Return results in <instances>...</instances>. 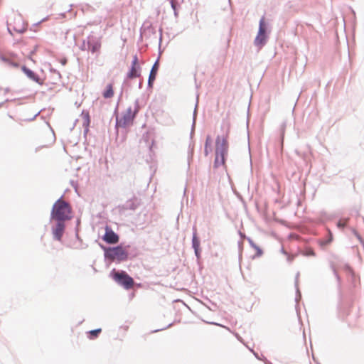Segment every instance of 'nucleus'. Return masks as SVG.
Returning a JSON list of instances; mask_svg holds the SVG:
<instances>
[{"instance_id": "obj_1", "label": "nucleus", "mask_w": 364, "mask_h": 364, "mask_svg": "<svg viewBox=\"0 0 364 364\" xmlns=\"http://www.w3.org/2000/svg\"><path fill=\"white\" fill-rule=\"evenodd\" d=\"M71 208L62 199L58 200L53 205L51 218L57 221L65 222L71 218Z\"/></svg>"}, {"instance_id": "obj_2", "label": "nucleus", "mask_w": 364, "mask_h": 364, "mask_svg": "<svg viewBox=\"0 0 364 364\" xmlns=\"http://www.w3.org/2000/svg\"><path fill=\"white\" fill-rule=\"evenodd\" d=\"M228 147L227 136H218L215 141V166H219L225 164V156L227 154Z\"/></svg>"}, {"instance_id": "obj_3", "label": "nucleus", "mask_w": 364, "mask_h": 364, "mask_svg": "<svg viewBox=\"0 0 364 364\" xmlns=\"http://www.w3.org/2000/svg\"><path fill=\"white\" fill-rule=\"evenodd\" d=\"M138 112L139 107L137 105H135L134 107H129L120 117L117 118V127L126 128L132 125Z\"/></svg>"}, {"instance_id": "obj_4", "label": "nucleus", "mask_w": 364, "mask_h": 364, "mask_svg": "<svg viewBox=\"0 0 364 364\" xmlns=\"http://www.w3.org/2000/svg\"><path fill=\"white\" fill-rule=\"evenodd\" d=\"M113 278L127 289H131L134 286V279L125 272H115Z\"/></svg>"}, {"instance_id": "obj_5", "label": "nucleus", "mask_w": 364, "mask_h": 364, "mask_svg": "<svg viewBox=\"0 0 364 364\" xmlns=\"http://www.w3.org/2000/svg\"><path fill=\"white\" fill-rule=\"evenodd\" d=\"M109 256L113 259L122 261L127 259L128 255L122 247L118 246L110 250Z\"/></svg>"}, {"instance_id": "obj_6", "label": "nucleus", "mask_w": 364, "mask_h": 364, "mask_svg": "<svg viewBox=\"0 0 364 364\" xmlns=\"http://www.w3.org/2000/svg\"><path fill=\"white\" fill-rule=\"evenodd\" d=\"M265 23L264 18L262 17L259 21V31L255 40V43L257 46H262L265 42Z\"/></svg>"}, {"instance_id": "obj_7", "label": "nucleus", "mask_w": 364, "mask_h": 364, "mask_svg": "<svg viewBox=\"0 0 364 364\" xmlns=\"http://www.w3.org/2000/svg\"><path fill=\"white\" fill-rule=\"evenodd\" d=\"M140 66L138 62V58L134 55L132 63V67L129 73H127V77L129 79L136 78L140 76Z\"/></svg>"}, {"instance_id": "obj_8", "label": "nucleus", "mask_w": 364, "mask_h": 364, "mask_svg": "<svg viewBox=\"0 0 364 364\" xmlns=\"http://www.w3.org/2000/svg\"><path fill=\"white\" fill-rule=\"evenodd\" d=\"M9 26L14 31L18 33H22L26 30V25L21 16L14 18L13 21L9 23Z\"/></svg>"}, {"instance_id": "obj_9", "label": "nucleus", "mask_w": 364, "mask_h": 364, "mask_svg": "<svg viewBox=\"0 0 364 364\" xmlns=\"http://www.w3.org/2000/svg\"><path fill=\"white\" fill-rule=\"evenodd\" d=\"M103 240L109 244H116L119 241V236L111 229L106 228Z\"/></svg>"}, {"instance_id": "obj_10", "label": "nucleus", "mask_w": 364, "mask_h": 364, "mask_svg": "<svg viewBox=\"0 0 364 364\" xmlns=\"http://www.w3.org/2000/svg\"><path fill=\"white\" fill-rule=\"evenodd\" d=\"M65 230V223L58 221L56 227L53 230V235L55 240L60 241Z\"/></svg>"}, {"instance_id": "obj_11", "label": "nucleus", "mask_w": 364, "mask_h": 364, "mask_svg": "<svg viewBox=\"0 0 364 364\" xmlns=\"http://www.w3.org/2000/svg\"><path fill=\"white\" fill-rule=\"evenodd\" d=\"M21 70L28 78L35 82H39V77L34 72L28 69L25 65L21 67Z\"/></svg>"}, {"instance_id": "obj_12", "label": "nucleus", "mask_w": 364, "mask_h": 364, "mask_svg": "<svg viewBox=\"0 0 364 364\" xmlns=\"http://www.w3.org/2000/svg\"><path fill=\"white\" fill-rule=\"evenodd\" d=\"M158 69H159V65H158V63L156 62L154 64V65H153V67H152V68L151 70L150 74H149V86H151V84L155 80Z\"/></svg>"}, {"instance_id": "obj_13", "label": "nucleus", "mask_w": 364, "mask_h": 364, "mask_svg": "<svg viewBox=\"0 0 364 364\" xmlns=\"http://www.w3.org/2000/svg\"><path fill=\"white\" fill-rule=\"evenodd\" d=\"M88 48L92 53L100 52L101 48V42L100 41H92L89 42Z\"/></svg>"}, {"instance_id": "obj_14", "label": "nucleus", "mask_w": 364, "mask_h": 364, "mask_svg": "<svg viewBox=\"0 0 364 364\" xmlns=\"http://www.w3.org/2000/svg\"><path fill=\"white\" fill-rule=\"evenodd\" d=\"M102 95L105 98H111L114 96L113 86L112 84L107 85L105 90L103 92Z\"/></svg>"}, {"instance_id": "obj_15", "label": "nucleus", "mask_w": 364, "mask_h": 364, "mask_svg": "<svg viewBox=\"0 0 364 364\" xmlns=\"http://www.w3.org/2000/svg\"><path fill=\"white\" fill-rule=\"evenodd\" d=\"M212 139L210 136H207L206 141L205 144V154L207 156L209 153L212 151L211 148Z\"/></svg>"}, {"instance_id": "obj_16", "label": "nucleus", "mask_w": 364, "mask_h": 364, "mask_svg": "<svg viewBox=\"0 0 364 364\" xmlns=\"http://www.w3.org/2000/svg\"><path fill=\"white\" fill-rule=\"evenodd\" d=\"M192 243H193V247L195 250V252H196V255H198V250H199V247H200V241L196 236V232L193 233Z\"/></svg>"}, {"instance_id": "obj_17", "label": "nucleus", "mask_w": 364, "mask_h": 364, "mask_svg": "<svg viewBox=\"0 0 364 364\" xmlns=\"http://www.w3.org/2000/svg\"><path fill=\"white\" fill-rule=\"evenodd\" d=\"M102 331V329L101 328H97V329H95V330H92L88 332L89 333V338L90 339H94L95 338H97L98 336V335L101 333Z\"/></svg>"}, {"instance_id": "obj_18", "label": "nucleus", "mask_w": 364, "mask_h": 364, "mask_svg": "<svg viewBox=\"0 0 364 364\" xmlns=\"http://www.w3.org/2000/svg\"><path fill=\"white\" fill-rule=\"evenodd\" d=\"M1 60H3L4 62L15 67V68H18L19 66V64L17 62H14V61H11V60H9L8 58H6V56H2L1 58Z\"/></svg>"}, {"instance_id": "obj_19", "label": "nucleus", "mask_w": 364, "mask_h": 364, "mask_svg": "<svg viewBox=\"0 0 364 364\" xmlns=\"http://www.w3.org/2000/svg\"><path fill=\"white\" fill-rule=\"evenodd\" d=\"M82 115L83 117L85 124L88 127L90 123V117L88 112H82Z\"/></svg>"}, {"instance_id": "obj_20", "label": "nucleus", "mask_w": 364, "mask_h": 364, "mask_svg": "<svg viewBox=\"0 0 364 364\" xmlns=\"http://www.w3.org/2000/svg\"><path fill=\"white\" fill-rule=\"evenodd\" d=\"M348 219L343 218L338 220L337 226L340 228H343L348 223Z\"/></svg>"}, {"instance_id": "obj_21", "label": "nucleus", "mask_w": 364, "mask_h": 364, "mask_svg": "<svg viewBox=\"0 0 364 364\" xmlns=\"http://www.w3.org/2000/svg\"><path fill=\"white\" fill-rule=\"evenodd\" d=\"M62 63H63V65H65V64L66 63V60H64L62 62Z\"/></svg>"}, {"instance_id": "obj_22", "label": "nucleus", "mask_w": 364, "mask_h": 364, "mask_svg": "<svg viewBox=\"0 0 364 364\" xmlns=\"http://www.w3.org/2000/svg\"><path fill=\"white\" fill-rule=\"evenodd\" d=\"M171 4H172V6H173V0H171Z\"/></svg>"}]
</instances>
